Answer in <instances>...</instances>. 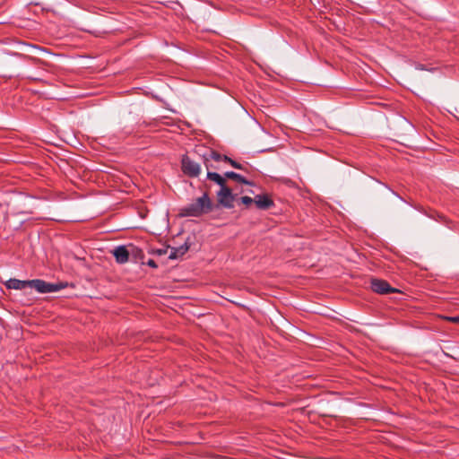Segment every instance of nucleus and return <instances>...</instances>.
Segmentation results:
<instances>
[{"mask_svg": "<svg viewBox=\"0 0 459 459\" xmlns=\"http://www.w3.org/2000/svg\"><path fill=\"white\" fill-rule=\"evenodd\" d=\"M213 204L207 193L196 198L192 203L180 209V215L184 217H200L212 211Z\"/></svg>", "mask_w": 459, "mask_h": 459, "instance_id": "1", "label": "nucleus"}, {"mask_svg": "<svg viewBox=\"0 0 459 459\" xmlns=\"http://www.w3.org/2000/svg\"><path fill=\"white\" fill-rule=\"evenodd\" d=\"M66 283H49L43 280L36 279L30 281L29 288L35 289L39 293L56 292L66 287Z\"/></svg>", "mask_w": 459, "mask_h": 459, "instance_id": "2", "label": "nucleus"}, {"mask_svg": "<svg viewBox=\"0 0 459 459\" xmlns=\"http://www.w3.org/2000/svg\"><path fill=\"white\" fill-rule=\"evenodd\" d=\"M371 290L377 294H389L398 292L399 290L392 287L386 281L377 278L371 279Z\"/></svg>", "mask_w": 459, "mask_h": 459, "instance_id": "3", "label": "nucleus"}, {"mask_svg": "<svg viewBox=\"0 0 459 459\" xmlns=\"http://www.w3.org/2000/svg\"><path fill=\"white\" fill-rule=\"evenodd\" d=\"M182 170L183 172L192 178L198 177L201 173V167L200 165L192 160L188 156L184 155L182 157Z\"/></svg>", "mask_w": 459, "mask_h": 459, "instance_id": "4", "label": "nucleus"}, {"mask_svg": "<svg viewBox=\"0 0 459 459\" xmlns=\"http://www.w3.org/2000/svg\"><path fill=\"white\" fill-rule=\"evenodd\" d=\"M218 202L220 204H221L225 208H232L233 201H234V195L232 194L231 189L227 186V185H224L221 186L220 191L217 193Z\"/></svg>", "mask_w": 459, "mask_h": 459, "instance_id": "5", "label": "nucleus"}, {"mask_svg": "<svg viewBox=\"0 0 459 459\" xmlns=\"http://www.w3.org/2000/svg\"><path fill=\"white\" fill-rule=\"evenodd\" d=\"M130 253L126 246H118L112 250L116 262L121 264L128 262Z\"/></svg>", "mask_w": 459, "mask_h": 459, "instance_id": "6", "label": "nucleus"}, {"mask_svg": "<svg viewBox=\"0 0 459 459\" xmlns=\"http://www.w3.org/2000/svg\"><path fill=\"white\" fill-rule=\"evenodd\" d=\"M255 204L261 210H267L273 206V201L267 195H256L255 197Z\"/></svg>", "mask_w": 459, "mask_h": 459, "instance_id": "7", "label": "nucleus"}, {"mask_svg": "<svg viewBox=\"0 0 459 459\" xmlns=\"http://www.w3.org/2000/svg\"><path fill=\"white\" fill-rule=\"evenodd\" d=\"M6 288L13 290H23L29 288L30 281H21L17 279H10L5 284Z\"/></svg>", "mask_w": 459, "mask_h": 459, "instance_id": "8", "label": "nucleus"}, {"mask_svg": "<svg viewBox=\"0 0 459 459\" xmlns=\"http://www.w3.org/2000/svg\"><path fill=\"white\" fill-rule=\"evenodd\" d=\"M188 249H189V246L186 243H185L184 245H182L178 247H172L171 251L169 255V259H177V258L182 256L183 255H185Z\"/></svg>", "mask_w": 459, "mask_h": 459, "instance_id": "9", "label": "nucleus"}, {"mask_svg": "<svg viewBox=\"0 0 459 459\" xmlns=\"http://www.w3.org/2000/svg\"><path fill=\"white\" fill-rule=\"evenodd\" d=\"M224 177L227 178H230V179H233L238 183H241V184H245V185H249L251 186L252 183L250 181H248L247 179H246L244 177H242L240 174H238L236 172H233V171H228L224 174Z\"/></svg>", "mask_w": 459, "mask_h": 459, "instance_id": "10", "label": "nucleus"}, {"mask_svg": "<svg viewBox=\"0 0 459 459\" xmlns=\"http://www.w3.org/2000/svg\"><path fill=\"white\" fill-rule=\"evenodd\" d=\"M207 178L212 180V181H213V182H215L220 186H222L226 185L225 178L221 176L220 174H218L216 172H210V171H208L207 172Z\"/></svg>", "mask_w": 459, "mask_h": 459, "instance_id": "11", "label": "nucleus"}, {"mask_svg": "<svg viewBox=\"0 0 459 459\" xmlns=\"http://www.w3.org/2000/svg\"><path fill=\"white\" fill-rule=\"evenodd\" d=\"M224 156L225 155H221L214 151H211L208 155H204V159H205L204 163H205L206 169H209V164H208L209 159H212L215 161H221V160H223Z\"/></svg>", "mask_w": 459, "mask_h": 459, "instance_id": "12", "label": "nucleus"}, {"mask_svg": "<svg viewBox=\"0 0 459 459\" xmlns=\"http://www.w3.org/2000/svg\"><path fill=\"white\" fill-rule=\"evenodd\" d=\"M223 161L229 162L235 169H242V170L245 169L244 167L240 163L233 160L232 159L229 158L228 156L223 157Z\"/></svg>", "mask_w": 459, "mask_h": 459, "instance_id": "13", "label": "nucleus"}, {"mask_svg": "<svg viewBox=\"0 0 459 459\" xmlns=\"http://www.w3.org/2000/svg\"><path fill=\"white\" fill-rule=\"evenodd\" d=\"M240 202L247 205V206H249L250 204H252L253 203H255V198L253 199L252 197H249V196H242L240 198Z\"/></svg>", "mask_w": 459, "mask_h": 459, "instance_id": "14", "label": "nucleus"}, {"mask_svg": "<svg viewBox=\"0 0 459 459\" xmlns=\"http://www.w3.org/2000/svg\"><path fill=\"white\" fill-rule=\"evenodd\" d=\"M167 251H168L167 248H160V249L153 250L152 254L158 255H162L167 254Z\"/></svg>", "mask_w": 459, "mask_h": 459, "instance_id": "15", "label": "nucleus"}, {"mask_svg": "<svg viewBox=\"0 0 459 459\" xmlns=\"http://www.w3.org/2000/svg\"><path fill=\"white\" fill-rule=\"evenodd\" d=\"M146 264H147V265H149L150 267H152V268H157V266H158L156 262L152 259H149Z\"/></svg>", "mask_w": 459, "mask_h": 459, "instance_id": "16", "label": "nucleus"}, {"mask_svg": "<svg viewBox=\"0 0 459 459\" xmlns=\"http://www.w3.org/2000/svg\"><path fill=\"white\" fill-rule=\"evenodd\" d=\"M447 320L453 323H459V316H450L447 317Z\"/></svg>", "mask_w": 459, "mask_h": 459, "instance_id": "17", "label": "nucleus"}, {"mask_svg": "<svg viewBox=\"0 0 459 459\" xmlns=\"http://www.w3.org/2000/svg\"><path fill=\"white\" fill-rule=\"evenodd\" d=\"M131 250H132V252H134V251H135V253H140V252H142L140 249H138V248H136V247H133V246L131 247Z\"/></svg>", "mask_w": 459, "mask_h": 459, "instance_id": "18", "label": "nucleus"}, {"mask_svg": "<svg viewBox=\"0 0 459 459\" xmlns=\"http://www.w3.org/2000/svg\"><path fill=\"white\" fill-rule=\"evenodd\" d=\"M417 68H418V69H421V70H422V69H423V66H422V65H418V66H417Z\"/></svg>", "mask_w": 459, "mask_h": 459, "instance_id": "19", "label": "nucleus"}]
</instances>
